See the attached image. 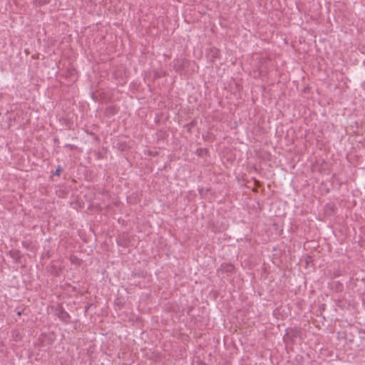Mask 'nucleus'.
<instances>
[{
    "label": "nucleus",
    "instance_id": "39448f33",
    "mask_svg": "<svg viewBox=\"0 0 365 365\" xmlns=\"http://www.w3.org/2000/svg\"><path fill=\"white\" fill-rule=\"evenodd\" d=\"M331 289L336 292H341L344 289V285L339 281L333 282L331 283Z\"/></svg>",
    "mask_w": 365,
    "mask_h": 365
},
{
    "label": "nucleus",
    "instance_id": "6e6552de",
    "mask_svg": "<svg viewBox=\"0 0 365 365\" xmlns=\"http://www.w3.org/2000/svg\"><path fill=\"white\" fill-rule=\"evenodd\" d=\"M62 171H63V168L60 165H58V168H56V171L54 173H53V175L60 176Z\"/></svg>",
    "mask_w": 365,
    "mask_h": 365
},
{
    "label": "nucleus",
    "instance_id": "9b49d317",
    "mask_svg": "<svg viewBox=\"0 0 365 365\" xmlns=\"http://www.w3.org/2000/svg\"><path fill=\"white\" fill-rule=\"evenodd\" d=\"M65 147H66V148H70L71 150H73V149L76 148V146H75V145H71V144H66V145H65Z\"/></svg>",
    "mask_w": 365,
    "mask_h": 365
},
{
    "label": "nucleus",
    "instance_id": "423d86ee",
    "mask_svg": "<svg viewBox=\"0 0 365 365\" xmlns=\"http://www.w3.org/2000/svg\"><path fill=\"white\" fill-rule=\"evenodd\" d=\"M197 123V121L195 120H192L190 123H187L186 125V127L187 128V132L191 133V128L195 127Z\"/></svg>",
    "mask_w": 365,
    "mask_h": 365
},
{
    "label": "nucleus",
    "instance_id": "1a4fd4ad",
    "mask_svg": "<svg viewBox=\"0 0 365 365\" xmlns=\"http://www.w3.org/2000/svg\"><path fill=\"white\" fill-rule=\"evenodd\" d=\"M183 61H178L177 63L175 65V67L176 68V71H179V69L183 66Z\"/></svg>",
    "mask_w": 365,
    "mask_h": 365
},
{
    "label": "nucleus",
    "instance_id": "7ed1b4c3",
    "mask_svg": "<svg viewBox=\"0 0 365 365\" xmlns=\"http://www.w3.org/2000/svg\"><path fill=\"white\" fill-rule=\"evenodd\" d=\"M57 316L64 322H68L71 318L69 314L62 307H60L57 309Z\"/></svg>",
    "mask_w": 365,
    "mask_h": 365
},
{
    "label": "nucleus",
    "instance_id": "0eeeda50",
    "mask_svg": "<svg viewBox=\"0 0 365 365\" xmlns=\"http://www.w3.org/2000/svg\"><path fill=\"white\" fill-rule=\"evenodd\" d=\"M50 0H34V2L38 5H44L48 4Z\"/></svg>",
    "mask_w": 365,
    "mask_h": 365
},
{
    "label": "nucleus",
    "instance_id": "f257e3e1",
    "mask_svg": "<svg viewBox=\"0 0 365 365\" xmlns=\"http://www.w3.org/2000/svg\"><path fill=\"white\" fill-rule=\"evenodd\" d=\"M301 335L302 329L300 328H289L287 329V333L284 336V341L289 340L293 343L297 339L300 338Z\"/></svg>",
    "mask_w": 365,
    "mask_h": 365
},
{
    "label": "nucleus",
    "instance_id": "9d476101",
    "mask_svg": "<svg viewBox=\"0 0 365 365\" xmlns=\"http://www.w3.org/2000/svg\"><path fill=\"white\" fill-rule=\"evenodd\" d=\"M212 52H213V55H212V58H217V55H218V51L216 50V49H214V50H211Z\"/></svg>",
    "mask_w": 365,
    "mask_h": 365
},
{
    "label": "nucleus",
    "instance_id": "20e7f679",
    "mask_svg": "<svg viewBox=\"0 0 365 365\" xmlns=\"http://www.w3.org/2000/svg\"><path fill=\"white\" fill-rule=\"evenodd\" d=\"M128 236L127 234L123 233L117 238V243L119 246L126 247L128 245Z\"/></svg>",
    "mask_w": 365,
    "mask_h": 365
},
{
    "label": "nucleus",
    "instance_id": "ddd939ff",
    "mask_svg": "<svg viewBox=\"0 0 365 365\" xmlns=\"http://www.w3.org/2000/svg\"><path fill=\"white\" fill-rule=\"evenodd\" d=\"M17 315L21 316V311H18L17 312Z\"/></svg>",
    "mask_w": 365,
    "mask_h": 365
},
{
    "label": "nucleus",
    "instance_id": "f03ea898",
    "mask_svg": "<svg viewBox=\"0 0 365 365\" xmlns=\"http://www.w3.org/2000/svg\"><path fill=\"white\" fill-rule=\"evenodd\" d=\"M235 267L230 263H225L221 264L220 267L217 269V274L226 273L227 275L233 274L235 272Z\"/></svg>",
    "mask_w": 365,
    "mask_h": 365
},
{
    "label": "nucleus",
    "instance_id": "f8f14e48",
    "mask_svg": "<svg viewBox=\"0 0 365 365\" xmlns=\"http://www.w3.org/2000/svg\"><path fill=\"white\" fill-rule=\"evenodd\" d=\"M255 185L256 186H259V185H260V182H259V181H258V180H255Z\"/></svg>",
    "mask_w": 365,
    "mask_h": 365
}]
</instances>
